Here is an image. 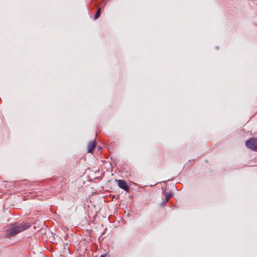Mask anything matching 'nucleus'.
Listing matches in <instances>:
<instances>
[{
	"instance_id": "1",
	"label": "nucleus",
	"mask_w": 257,
	"mask_h": 257,
	"mask_svg": "<svg viewBox=\"0 0 257 257\" xmlns=\"http://www.w3.org/2000/svg\"><path fill=\"white\" fill-rule=\"evenodd\" d=\"M29 226L30 224L28 223H14L6 229V236L10 238L27 229Z\"/></svg>"
},
{
	"instance_id": "5",
	"label": "nucleus",
	"mask_w": 257,
	"mask_h": 257,
	"mask_svg": "<svg viewBox=\"0 0 257 257\" xmlns=\"http://www.w3.org/2000/svg\"><path fill=\"white\" fill-rule=\"evenodd\" d=\"M172 196V193H168L165 194V200L164 202V204H166L168 201L169 199Z\"/></svg>"
},
{
	"instance_id": "6",
	"label": "nucleus",
	"mask_w": 257,
	"mask_h": 257,
	"mask_svg": "<svg viewBox=\"0 0 257 257\" xmlns=\"http://www.w3.org/2000/svg\"><path fill=\"white\" fill-rule=\"evenodd\" d=\"M100 13H101V10H100V8H99L97 9V12H96L95 15H94V20L97 19L100 17Z\"/></svg>"
},
{
	"instance_id": "2",
	"label": "nucleus",
	"mask_w": 257,
	"mask_h": 257,
	"mask_svg": "<svg viewBox=\"0 0 257 257\" xmlns=\"http://www.w3.org/2000/svg\"><path fill=\"white\" fill-rule=\"evenodd\" d=\"M246 146L254 151H257V139L251 138L248 140L245 143Z\"/></svg>"
},
{
	"instance_id": "3",
	"label": "nucleus",
	"mask_w": 257,
	"mask_h": 257,
	"mask_svg": "<svg viewBox=\"0 0 257 257\" xmlns=\"http://www.w3.org/2000/svg\"><path fill=\"white\" fill-rule=\"evenodd\" d=\"M118 186L119 188L127 191L128 189V187L127 185L126 182L123 180H117Z\"/></svg>"
},
{
	"instance_id": "7",
	"label": "nucleus",
	"mask_w": 257,
	"mask_h": 257,
	"mask_svg": "<svg viewBox=\"0 0 257 257\" xmlns=\"http://www.w3.org/2000/svg\"><path fill=\"white\" fill-rule=\"evenodd\" d=\"M106 256H107L106 254H102L100 255V257H106Z\"/></svg>"
},
{
	"instance_id": "4",
	"label": "nucleus",
	"mask_w": 257,
	"mask_h": 257,
	"mask_svg": "<svg viewBox=\"0 0 257 257\" xmlns=\"http://www.w3.org/2000/svg\"><path fill=\"white\" fill-rule=\"evenodd\" d=\"M96 143L95 141H92L90 142L87 146L88 152L89 153H92L95 148Z\"/></svg>"
}]
</instances>
